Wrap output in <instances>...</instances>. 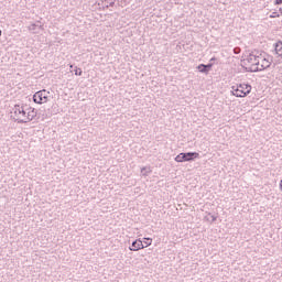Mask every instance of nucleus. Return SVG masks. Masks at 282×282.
<instances>
[{
    "label": "nucleus",
    "instance_id": "f257e3e1",
    "mask_svg": "<svg viewBox=\"0 0 282 282\" xmlns=\"http://www.w3.org/2000/svg\"><path fill=\"white\" fill-rule=\"evenodd\" d=\"M36 117V109L29 107L28 105H14L11 110V118L19 124H25L32 122Z\"/></svg>",
    "mask_w": 282,
    "mask_h": 282
},
{
    "label": "nucleus",
    "instance_id": "f03ea898",
    "mask_svg": "<svg viewBox=\"0 0 282 282\" xmlns=\"http://www.w3.org/2000/svg\"><path fill=\"white\" fill-rule=\"evenodd\" d=\"M252 91V86L250 84H239L237 87L232 86V95L236 98H246Z\"/></svg>",
    "mask_w": 282,
    "mask_h": 282
},
{
    "label": "nucleus",
    "instance_id": "7ed1b4c3",
    "mask_svg": "<svg viewBox=\"0 0 282 282\" xmlns=\"http://www.w3.org/2000/svg\"><path fill=\"white\" fill-rule=\"evenodd\" d=\"M199 158V153L197 152H182L175 156V162H193V160H197Z\"/></svg>",
    "mask_w": 282,
    "mask_h": 282
},
{
    "label": "nucleus",
    "instance_id": "20e7f679",
    "mask_svg": "<svg viewBox=\"0 0 282 282\" xmlns=\"http://www.w3.org/2000/svg\"><path fill=\"white\" fill-rule=\"evenodd\" d=\"M50 100V91L42 89L33 95V102L36 105H45Z\"/></svg>",
    "mask_w": 282,
    "mask_h": 282
},
{
    "label": "nucleus",
    "instance_id": "39448f33",
    "mask_svg": "<svg viewBox=\"0 0 282 282\" xmlns=\"http://www.w3.org/2000/svg\"><path fill=\"white\" fill-rule=\"evenodd\" d=\"M271 63L270 61H268L267 58L261 57L260 58V64L254 67V68H250L249 72L252 73H257V72H263V69H268V67H270Z\"/></svg>",
    "mask_w": 282,
    "mask_h": 282
},
{
    "label": "nucleus",
    "instance_id": "423d86ee",
    "mask_svg": "<svg viewBox=\"0 0 282 282\" xmlns=\"http://www.w3.org/2000/svg\"><path fill=\"white\" fill-rule=\"evenodd\" d=\"M247 62L250 63L252 65V68L254 69V67H259L261 63V56L254 55V53H251L248 55Z\"/></svg>",
    "mask_w": 282,
    "mask_h": 282
},
{
    "label": "nucleus",
    "instance_id": "0eeeda50",
    "mask_svg": "<svg viewBox=\"0 0 282 282\" xmlns=\"http://www.w3.org/2000/svg\"><path fill=\"white\" fill-rule=\"evenodd\" d=\"M143 248H144V242H142V240L138 239L132 242L129 250H131L132 252H138V250H143Z\"/></svg>",
    "mask_w": 282,
    "mask_h": 282
},
{
    "label": "nucleus",
    "instance_id": "6e6552de",
    "mask_svg": "<svg viewBox=\"0 0 282 282\" xmlns=\"http://www.w3.org/2000/svg\"><path fill=\"white\" fill-rule=\"evenodd\" d=\"M28 30L33 34H39V31L43 30V24H41V22L32 23L28 26Z\"/></svg>",
    "mask_w": 282,
    "mask_h": 282
},
{
    "label": "nucleus",
    "instance_id": "1a4fd4ad",
    "mask_svg": "<svg viewBox=\"0 0 282 282\" xmlns=\"http://www.w3.org/2000/svg\"><path fill=\"white\" fill-rule=\"evenodd\" d=\"M274 52L278 56H282V41H278L274 44Z\"/></svg>",
    "mask_w": 282,
    "mask_h": 282
},
{
    "label": "nucleus",
    "instance_id": "9d476101",
    "mask_svg": "<svg viewBox=\"0 0 282 282\" xmlns=\"http://www.w3.org/2000/svg\"><path fill=\"white\" fill-rule=\"evenodd\" d=\"M197 69H198V72H200V74H208V69L206 68V64H199L198 66H197Z\"/></svg>",
    "mask_w": 282,
    "mask_h": 282
},
{
    "label": "nucleus",
    "instance_id": "9b49d317",
    "mask_svg": "<svg viewBox=\"0 0 282 282\" xmlns=\"http://www.w3.org/2000/svg\"><path fill=\"white\" fill-rule=\"evenodd\" d=\"M74 73L75 76H83V69H80L78 66H75Z\"/></svg>",
    "mask_w": 282,
    "mask_h": 282
},
{
    "label": "nucleus",
    "instance_id": "f8f14e48",
    "mask_svg": "<svg viewBox=\"0 0 282 282\" xmlns=\"http://www.w3.org/2000/svg\"><path fill=\"white\" fill-rule=\"evenodd\" d=\"M145 241L143 242L144 248H149L151 243H153V240L151 238H144Z\"/></svg>",
    "mask_w": 282,
    "mask_h": 282
},
{
    "label": "nucleus",
    "instance_id": "ddd939ff",
    "mask_svg": "<svg viewBox=\"0 0 282 282\" xmlns=\"http://www.w3.org/2000/svg\"><path fill=\"white\" fill-rule=\"evenodd\" d=\"M141 173H142V175L147 176V175H149V173H151V169L150 167H142Z\"/></svg>",
    "mask_w": 282,
    "mask_h": 282
},
{
    "label": "nucleus",
    "instance_id": "4468645a",
    "mask_svg": "<svg viewBox=\"0 0 282 282\" xmlns=\"http://www.w3.org/2000/svg\"><path fill=\"white\" fill-rule=\"evenodd\" d=\"M207 220L212 221V224H213V223L217 221V217L215 215L209 214L207 217Z\"/></svg>",
    "mask_w": 282,
    "mask_h": 282
},
{
    "label": "nucleus",
    "instance_id": "2eb2a0df",
    "mask_svg": "<svg viewBox=\"0 0 282 282\" xmlns=\"http://www.w3.org/2000/svg\"><path fill=\"white\" fill-rule=\"evenodd\" d=\"M234 54H241V47H239V46L235 47Z\"/></svg>",
    "mask_w": 282,
    "mask_h": 282
},
{
    "label": "nucleus",
    "instance_id": "dca6fc26",
    "mask_svg": "<svg viewBox=\"0 0 282 282\" xmlns=\"http://www.w3.org/2000/svg\"><path fill=\"white\" fill-rule=\"evenodd\" d=\"M205 67L207 68V72H210V69H213V63L206 64Z\"/></svg>",
    "mask_w": 282,
    "mask_h": 282
},
{
    "label": "nucleus",
    "instance_id": "f3484780",
    "mask_svg": "<svg viewBox=\"0 0 282 282\" xmlns=\"http://www.w3.org/2000/svg\"><path fill=\"white\" fill-rule=\"evenodd\" d=\"M105 8H109V2L107 0L102 2V9L105 10Z\"/></svg>",
    "mask_w": 282,
    "mask_h": 282
},
{
    "label": "nucleus",
    "instance_id": "a211bd4d",
    "mask_svg": "<svg viewBox=\"0 0 282 282\" xmlns=\"http://www.w3.org/2000/svg\"><path fill=\"white\" fill-rule=\"evenodd\" d=\"M279 17H280V15H279L278 12H273L272 15H271V19H276V18H279Z\"/></svg>",
    "mask_w": 282,
    "mask_h": 282
},
{
    "label": "nucleus",
    "instance_id": "6ab92c4d",
    "mask_svg": "<svg viewBox=\"0 0 282 282\" xmlns=\"http://www.w3.org/2000/svg\"><path fill=\"white\" fill-rule=\"evenodd\" d=\"M113 6H116L115 1L108 2V8H113Z\"/></svg>",
    "mask_w": 282,
    "mask_h": 282
},
{
    "label": "nucleus",
    "instance_id": "aec40b11",
    "mask_svg": "<svg viewBox=\"0 0 282 282\" xmlns=\"http://www.w3.org/2000/svg\"><path fill=\"white\" fill-rule=\"evenodd\" d=\"M275 6H281V3H282V0H275Z\"/></svg>",
    "mask_w": 282,
    "mask_h": 282
},
{
    "label": "nucleus",
    "instance_id": "412c9836",
    "mask_svg": "<svg viewBox=\"0 0 282 282\" xmlns=\"http://www.w3.org/2000/svg\"><path fill=\"white\" fill-rule=\"evenodd\" d=\"M214 61H215V57H212L210 61H209V63H213Z\"/></svg>",
    "mask_w": 282,
    "mask_h": 282
},
{
    "label": "nucleus",
    "instance_id": "4be33fe9",
    "mask_svg": "<svg viewBox=\"0 0 282 282\" xmlns=\"http://www.w3.org/2000/svg\"><path fill=\"white\" fill-rule=\"evenodd\" d=\"M279 11L282 13V7L279 9Z\"/></svg>",
    "mask_w": 282,
    "mask_h": 282
},
{
    "label": "nucleus",
    "instance_id": "5701e85b",
    "mask_svg": "<svg viewBox=\"0 0 282 282\" xmlns=\"http://www.w3.org/2000/svg\"><path fill=\"white\" fill-rule=\"evenodd\" d=\"M74 68V65H70V69Z\"/></svg>",
    "mask_w": 282,
    "mask_h": 282
},
{
    "label": "nucleus",
    "instance_id": "b1692460",
    "mask_svg": "<svg viewBox=\"0 0 282 282\" xmlns=\"http://www.w3.org/2000/svg\"><path fill=\"white\" fill-rule=\"evenodd\" d=\"M1 34H2V32H1V30H0V36H1Z\"/></svg>",
    "mask_w": 282,
    "mask_h": 282
}]
</instances>
